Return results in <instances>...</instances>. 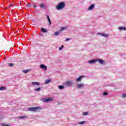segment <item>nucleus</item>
I'll list each match as a JSON object with an SVG mask.
<instances>
[{"label":"nucleus","instance_id":"nucleus-1","mask_svg":"<svg viewBox=\"0 0 126 126\" xmlns=\"http://www.w3.org/2000/svg\"><path fill=\"white\" fill-rule=\"evenodd\" d=\"M64 7H65V2H61L56 6L57 10H61L62 9H63Z\"/></svg>","mask_w":126,"mask_h":126},{"label":"nucleus","instance_id":"nucleus-2","mask_svg":"<svg viewBox=\"0 0 126 126\" xmlns=\"http://www.w3.org/2000/svg\"><path fill=\"white\" fill-rule=\"evenodd\" d=\"M29 111H31V112H39L42 110V107L40 106L35 107H30L28 108Z\"/></svg>","mask_w":126,"mask_h":126},{"label":"nucleus","instance_id":"nucleus-3","mask_svg":"<svg viewBox=\"0 0 126 126\" xmlns=\"http://www.w3.org/2000/svg\"><path fill=\"white\" fill-rule=\"evenodd\" d=\"M54 100H55V99L52 97L43 98H41V99L42 102H45L46 103H48V102H51V101H54Z\"/></svg>","mask_w":126,"mask_h":126},{"label":"nucleus","instance_id":"nucleus-4","mask_svg":"<svg viewBox=\"0 0 126 126\" xmlns=\"http://www.w3.org/2000/svg\"><path fill=\"white\" fill-rule=\"evenodd\" d=\"M84 77H85V76H81L76 78V79H75L76 82H81V81L82 80V79H83V78H84Z\"/></svg>","mask_w":126,"mask_h":126},{"label":"nucleus","instance_id":"nucleus-5","mask_svg":"<svg viewBox=\"0 0 126 126\" xmlns=\"http://www.w3.org/2000/svg\"><path fill=\"white\" fill-rule=\"evenodd\" d=\"M97 34L102 36V37H105V38H108V37H109V34L105 33L98 32Z\"/></svg>","mask_w":126,"mask_h":126},{"label":"nucleus","instance_id":"nucleus-6","mask_svg":"<svg viewBox=\"0 0 126 126\" xmlns=\"http://www.w3.org/2000/svg\"><path fill=\"white\" fill-rule=\"evenodd\" d=\"M88 63H90V64H94V63H97L96 59H94L92 60H90L88 62Z\"/></svg>","mask_w":126,"mask_h":126},{"label":"nucleus","instance_id":"nucleus-7","mask_svg":"<svg viewBox=\"0 0 126 126\" xmlns=\"http://www.w3.org/2000/svg\"><path fill=\"white\" fill-rule=\"evenodd\" d=\"M98 62L100 64H105L106 62L102 59H96V62Z\"/></svg>","mask_w":126,"mask_h":126},{"label":"nucleus","instance_id":"nucleus-8","mask_svg":"<svg viewBox=\"0 0 126 126\" xmlns=\"http://www.w3.org/2000/svg\"><path fill=\"white\" fill-rule=\"evenodd\" d=\"M39 67L41 69H43V70H45V71L47 70L48 69L47 66L43 64H40Z\"/></svg>","mask_w":126,"mask_h":126},{"label":"nucleus","instance_id":"nucleus-9","mask_svg":"<svg viewBox=\"0 0 126 126\" xmlns=\"http://www.w3.org/2000/svg\"><path fill=\"white\" fill-rule=\"evenodd\" d=\"M95 8V4H93L91 5L87 9L88 11L93 10Z\"/></svg>","mask_w":126,"mask_h":126},{"label":"nucleus","instance_id":"nucleus-10","mask_svg":"<svg viewBox=\"0 0 126 126\" xmlns=\"http://www.w3.org/2000/svg\"><path fill=\"white\" fill-rule=\"evenodd\" d=\"M65 84L66 86H70L73 84V82L72 81H68L65 83Z\"/></svg>","mask_w":126,"mask_h":126},{"label":"nucleus","instance_id":"nucleus-11","mask_svg":"<svg viewBox=\"0 0 126 126\" xmlns=\"http://www.w3.org/2000/svg\"><path fill=\"white\" fill-rule=\"evenodd\" d=\"M32 86L35 87L36 86H40V83L38 82H32L31 83Z\"/></svg>","mask_w":126,"mask_h":126},{"label":"nucleus","instance_id":"nucleus-12","mask_svg":"<svg viewBox=\"0 0 126 126\" xmlns=\"http://www.w3.org/2000/svg\"><path fill=\"white\" fill-rule=\"evenodd\" d=\"M84 86H85V85L83 83L78 84L76 85L77 88H78L79 89L80 88H83Z\"/></svg>","mask_w":126,"mask_h":126},{"label":"nucleus","instance_id":"nucleus-13","mask_svg":"<svg viewBox=\"0 0 126 126\" xmlns=\"http://www.w3.org/2000/svg\"><path fill=\"white\" fill-rule=\"evenodd\" d=\"M67 28H68L67 26L61 27V28H60V32L64 31V30H66V29H67Z\"/></svg>","mask_w":126,"mask_h":126},{"label":"nucleus","instance_id":"nucleus-14","mask_svg":"<svg viewBox=\"0 0 126 126\" xmlns=\"http://www.w3.org/2000/svg\"><path fill=\"white\" fill-rule=\"evenodd\" d=\"M31 71V69L23 70L22 72L23 73H28V72H30Z\"/></svg>","mask_w":126,"mask_h":126},{"label":"nucleus","instance_id":"nucleus-15","mask_svg":"<svg viewBox=\"0 0 126 126\" xmlns=\"http://www.w3.org/2000/svg\"><path fill=\"white\" fill-rule=\"evenodd\" d=\"M41 31L43 33H47L48 32V30L44 28H41Z\"/></svg>","mask_w":126,"mask_h":126},{"label":"nucleus","instance_id":"nucleus-16","mask_svg":"<svg viewBox=\"0 0 126 126\" xmlns=\"http://www.w3.org/2000/svg\"><path fill=\"white\" fill-rule=\"evenodd\" d=\"M119 30H120V31H122V30H123L124 31H126V28L125 27H120L119 28Z\"/></svg>","mask_w":126,"mask_h":126},{"label":"nucleus","instance_id":"nucleus-17","mask_svg":"<svg viewBox=\"0 0 126 126\" xmlns=\"http://www.w3.org/2000/svg\"><path fill=\"white\" fill-rule=\"evenodd\" d=\"M27 118V116H21L20 117H19V119H20V120H23L24 119H26Z\"/></svg>","mask_w":126,"mask_h":126},{"label":"nucleus","instance_id":"nucleus-18","mask_svg":"<svg viewBox=\"0 0 126 126\" xmlns=\"http://www.w3.org/2000/svg\"><path fill=\"white\" fill-rule=\"evenodd\" d=\"M60 33H61V32L57 31L54 32V36H59V35H60Z\"/></svg>","mask_w":126,"mask_h":126},{"label":"nucleus","instance_id":"nucleus-19","mask_svg":"<svg viewBox=\"0 0 126 126\" xmlns=\"http://www.w3.org/2000/svg\"><path fill=\"white\" fill-rule=\"evenodd\" d=\"M46 5L44 3H41L40 5V8H45Z\"/></svg>","mask_w":126,"mask_h":126},{"label":"nucleus","instance_id":"nucleus-20","mask_svg":"<svg viewBox=\"0 0 126 126\" xmlns=\"http://www.w3.org/2000/svg\"><path fill=\"white\" fill-rule=\"evenodd\" d=\"M51 82L52 80L51 79H48L45 82V84H49V83H51Z\"/></svg>","mask_w":126,"mask_h":126},{"label":"nucleus","instance_id":"nucleus-21","mask_svg":"<svg viewBox=\"0 0 126 126\" xmlns=\"http://www.w3.org/2000/svg\"><path fill=\"white\" fill-rule=\"evenodd\" d=\"M58 88L60 90H63V89H64V86L63 85H60L58 87Z\"/></svg>","mask_w":126,"mask_h":126},{"label":"nucleus","instance_id":"nucleus-22","mask_svg":"<svg viewBox=\"0 0 126 126\" xmlns=\"http://www.w3.org/2000/svg\"><path fill=\"white\" fill-rule=\"evenodd\" d=\"M41 87H39L38 88L34 89V91H35L36 92H40V91H41Z\"/></svg>","mask_w":126,"mask_h":126},{"label":"nucleus","instance_id":"nucleus-23","mask_svg":"<svg viewBox=\"0 0 126 126\" xmlns=\"http://www.w3.org/2000/svg\"><path fill=\"white\" fill-rule=\"evenodd\" d=\"M3 90H6V88L5 87H0V91H3Z\"/></svg>","mask_w":126,"mask_h":126},{"label":"nucleus","instance_id":"nucleus-24","mask_svg":"<svg viewBox=\"0 0 126 126\" xmlns=\"http://www.w3.org/2000/svg\"><path fill=\"white\" fill-rule=\"evenodd\" d=\"M47 18L48 22L49 23V25H51V19H50V17L49 15L47 16Z\"/></svg>","mask_w":126,"mask_h":126},{"label":"nucleus","instance_id":"nucleus-25","mask_svg":"<svg viewBox=\"0 0 126 126\" xmlns=\"http://www.w3.org/2000/svg\"><path fill=\"white\" fill-rule=\"evenodd\" d=\"M36 3H32V5L34 7V8H36V7H37L36 5Z\"/></svg>","mask_w":126,"mask_h":126},{"label":"nucleus","instance_id":"nucleus-26","mask_svg":"<svg viewBox=\"0 0 126 126\" xmlns=\"http://www.w3.org/2000/svg\"><path fill=\"white\" fill-rule=\"evenodd\" d=\"M60 51H62L63 49V45H62L60 47H59Z\"/></svg>","mask_w":126,"mask_h":126},{"label":"nucleus","instance_id":"nucleus-27","mask_svg":"<svg viewBox=\"0 0 126 126\" xmlns=\"http://www.w3.org/2000/svg\"><path fill=\"white\" fill-rule=\"evenodd\" d=\"M85 122L82 121V122H79V125H83V124H85Z\"/></svg>","mask_w":126,"mask_h":126},{"label":"nucleus","instance_id":"nucleus-28","mask_svg":"<svg viewBox=\"0 0 126 126\" xmlns=\"http://www.w3.org/2000/svg\"><path fill=\"white\" fill-rule=\"evenodd\" d=\"M83 116H87V115H88V112H83Z\"/></svg>","mask_w":126,"mask_h":126},{"label":"nucleus","instance_id":"nucleus-29","mask_svg":"<svg viewBox=\"0 0 126 126\" xmlns=\"http://www.w3.org/2000/svg\"><path fill=\"white\" fill-rule=\"evenodd\" d=\"M103 95L104 96H106V95H108V93L104 92L103 94Z\"/></svg>","mask_w":126,"mask_h":126},{"label":"nucleus","instance_id":"nucleus-30","mask_svg":"<svg viewBox=\"0 0 126 126\" xmlns=\"http://www.w3.org/2000/svg\"><path fill=\"white\" fill-rule=\"evenodd\" d=\"M122 97H123V98H126V94H122Z\"/></svg>","mask_w":126,"mask_h":126},{"label":"nucleus","instance_id":"nucleus-31","mask_svg":"<svg viewBox=\"0 0 126 126\" xmlns=\"http://www.w3.org/2000/svg\"><path fill=\"white\" fill-rule=\"evenodd\" d=\"M9 65L10 66H13V63H9Z\"/></svg>","mask_w":126,"mask_h":126},{"label":"nucleus","instance_id":"nucleus-32","mask_svg":"<svg viewBox=\"0 0 126 126\" xmlns=\"http://www.w3.org/2000/svg\"><path fill=\"white\" fill-rule=\"evenodd\" d=\"M69 40H70V38H66V39H65V41L66 42V41H69Z\"/></svg>","mask_w":126,"mask_h":126},{"label":"nucleus","instance_id":"nucleus-33","mask_svg":"<svg viewBox=\"0 0 126 126\" xmlns=\"http://www.w3.org/2000/svg\"><path fill=\"white\" fill-rule=\"evenodd\" d=\"M2 126H9L8 125H4V124H1Z\"/></svg>","mask_w":126,"mask_h":126},{"label":"nucleus","instance_id":"nucleus-34","mask_svg":"<svg viewBox=\"0 0 126 126\" xmlns=\"http://www.w3.org/2000/svg\"><path fill=\"white\" fill-rule=\"evenodd\" d=\"M31 6V4H29L28 5H27V6Z\"/></svg>","mask_w":126,"mask_h":126},{"label":"nucleus","instance_id":"nucleus-35","mask_svg":"<svg viewBox=\"0 0 126 126\" xmlns=\"http://www.w3.org/2000/svg\"><path fill=\"white\" fill-rule=\"evenodd\" d=\"M10 6H12V5L9 6L10 7Z\"/></svg>","mask_w":126,"mask_h":126},{"label":"nucleus","instance_id":"nucleus-36","mask_svg":"<svg viewBox=\"0 0 126 126\" xmlns=\"http://www.w3.org/2000/svg\"><path fill=\"white\" fill-rule=\"evenodd\" d=\"M125 38H126V37Z\"/></svg>","mask_w":126,"mask_h":126}]
</instances>
